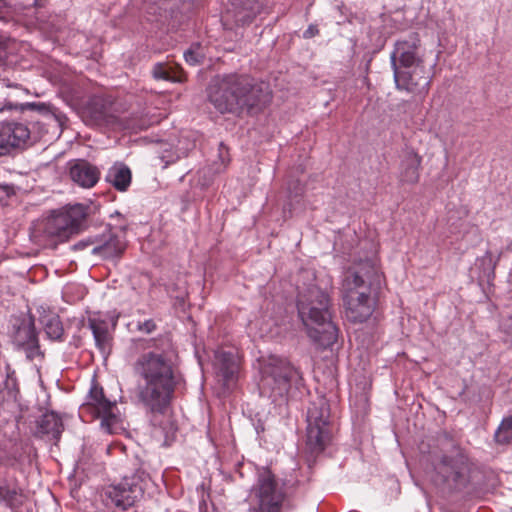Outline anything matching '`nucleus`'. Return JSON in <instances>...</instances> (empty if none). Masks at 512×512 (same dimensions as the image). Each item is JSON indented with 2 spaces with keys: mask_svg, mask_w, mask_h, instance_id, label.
Masks as SVG:
<instances>
[{
  "mask_svg": "<svg viewBox=\"0 0 512 512\" xmlns=\"http://www.w3.org/2000/svg\"><path fill=\"white\" fill-rule=\"evenodd\" d=\"M176 352L169 341L138 356L133 364L137 377V403L153 414H163L170 406L178 380Z\"/></svg>",
  "mask_w": 512,
  "mask_h": 512,
  "instance_id": "f257e3e1",
  "label": "nucleus"
},
{
  "mask_svg": "<svg viewBox=\"0 0 512 512\" xmlns=\"http://www.w3.org/2000/svg\"><path fill=\"white\" fill-rule=\"evenodd\" d=\"M209 102L221 114L256 115L271 102L269 85L246 74H219L207 87Z\"/></svg>",
  "mask_w": 512,
  "mask_h": 512,
  "instance_id": "f03ea898",
  "label": "nucleus"
},
{
  "mask_svg": "<svg viewBox=\"0 0 512 512\" xmlns=\"http://www.w3.org/2000/svg\"><path fill=\"white\" fill-rule=\"evenodd\" d=\"M424 55L419 34L416 32L398 39L390 54L396 89L419 97L420 100L429 93L435 66L433 64L427 68Z\"/></svg>",
  "mask_w": 512,
  "mask_h": 512,
  "instance_id": "7ed1b4c3",
  "label": "nucleus"
},
{
  "mask_svg": "<svg viewBox=\"0 0 512 512\" xmlns=\"http://www.w3.org/2000/svg\"><path fill=\"white\" fill-rule=\"evenodd\" d=\"M3 109L34 111L38 118L31 121L5 120L0 121V157L24 150L40 141L49 132L52 124L61 125L62 116L52 111L49 104L43 102H25L13 104L7 102Z\"/></svg>",
  "mask_w": 512,
  "mask_h": 512,
  "instance_id": "20e7f679",
  "label": "nucleus"
},
{
  "mask_svg": "<svg viewBox=\"0 0 512 512\" xmlns=\"http://www.w3.org/2000/svg\"><path fill=\"white\" fill-rule=\"evenodd\" d=\"M298 317L308 337L322 348L332 347L339 329L332 320L330 296L317 286H310L297 296Z\"/></svg>",
  "mask_w": 512,
  "mask_h": 512,
  "instance_id": "39448f33",
  "label": "nucleus"
},
{
  "mask_svg": "<svg viewBox=\"0 0 512 512\" xmlns=\"http://www.w3.org/2000/svg\"><path fill=\"white\" fill-rule=\"evenodd\" d=\"M381 275L372 261L345 272L342 279V299L345 316L352 323L365 322L374 311L371 289L380 283Z\"/></svg>",
  "mask_w": 512,
  "mask_h": 512,
  "instance_id": "423d86ee",
  "label": "nucleus"
},
{
  "mask_svg": "<svg viewBox=\"0 0 512 512\" xmlns=\"http://www.w3.org/2000/svg\"><path fill=\"white\" fill-rule=\"evenodd\" d=\"M87 209L86 205L77 203L35 223L30 228L31 240L40 246L56 247L81 230L86 221Z\"/></svg>",
  "mask_w": 512,
  "mask_h": 512,
  "instance_id": "0eeeda50",
  "label": "nucleus"
},
{
  "mask_svg": "<svg viewBox=\"0 0 512 512\" xmlns=\"http://www.w3.org/2000/svg\"><path fill=\"white\" fill-rule=\"evenodd\" d=\"M431 462L439 483L458 489L467 481L468 456L465 450L448 433L438 438V450L431 454Z\"/></svg>",
  "mask_w": 512,
  "mask_h": 512,
  "instance_id": "6e6552de",
  "label": "nucleus"
},
{
  "mask_svg": "<svg viewBox=\"0 0 512 512\" xmlns=\"http://www.w3.org/2000/svg\"><path fill=\"white\" fill-rule=\"evenodd\" d=\"M292 385L299 389L303 385L301 372L285 359L273 360L265 369L260 392L273 402L286 399Z\"/></svg>",
  "mask_w": 512,
  "mask_h": 512,
  "instance_id": "1a4fd4ad",
  "label": "nucleus"
},
{
  "mask_svg": "<svg viewBox=\"0 0 512 512\" xmlns=\"http://www.w3.org/2000/svg\"><path fill=\"white\" fill-rule=\"evenodd\" d=\"M333 429L330 406L326 399L312 402L307 412L306 445L311 454L319 455L331 443Z\"/></svg>",
  "mask_w": 512,
  "mask_h": 512,
  "instance_id": "9d476101",
  "label": "nucleus"
},
{
  "mask_svg": "<svg viewBox=\"0 0 512 512\" xmlns=\"http://www.w3.org/2000/svg\"><path fill=\"white\" fill-rule=\"evenodd\" d=\"M284 494L278 489L274 474L268 468L257 472L251 489L250 512H281Z\"/></svg>",
  "mask_w": 512,
  "mask_h": 512,
  "instance_id": "9b49d317",
  "label": "nucleus"
},
{
  "mask_svg": "<svg viewBox=\"0 0 512 512\" xmlns=\"http://www.w3.org/2000/svg\"><path fill=\"white\" fill-rule=\"evenodd\" d=\"M143 493L139 478L131 476L103 487L100 497L107 509L123 512L133 507L142 498Z\"/></svg>",
  "mask_w": 512,
  "mask_h": 512,
  "instance_id": "f8f14e48",
  "label": "nucleus"
},
{
  "mask_svg": "<svg viewBox=\"0 0 512 512\" xmlns=\"http://www.w3.org/2000/svg\"><path fill=\"white\" fill-rule=\"evenodd\" d=\"M116 402L108 400L103 388L93 383L86 398V402L80 406V413H90L93 417L101 419V427L111 433L112 426L117 423Z\"/></svg>",
  "mask_w": 512,
  "mask_h": 512,
  "instance_id": "ddd939ff",
  "label": "nucleus"
},
{
  "mask_svg": "<svg viewBox=\"0 0 512 512\" xmlns=\"http://www.w3.org/2000/svg\"><path fill=\"white\" fill-rule=\"evenodd\" d=\"M11 337L15 348L25 351L27 359L33 360L41 354L33 316L16 318L12 323Z\"/></svg>",
  "mask_w": 512,
  "mask_h": 512,
  "instance_id": "4468645a",
  "label": "nucleus"
},
{
  "mask_svg": "<svg viewBox=\"0 0 512 512\" xmlns=\"http://www.w3.org/2000/svg\"><path fill=\"white\" fill-rule=\"evenodd\" d=\"M83 118L89 125L101 126L111 123V103L102 96H92L83 108Z\"/></svg>",
  "mask_w": 512,
  "mask_h": 512,
  "instance_id": "2eb2a0df",
  "label": "nucleus"
},
{
  "mask_svg": "<svg viewBox=\"0 0 512 512\" xmlns=\"http://www.w3.org/2000/svg\"><path fill=\"white\" fill-rule=\"evenodd\" d=\"M215 368L223 384L229 388L238 378L239 359L232 351H217L215 353Z\"/></svg>",
  "mask_w": 512,
  "mask_h": 512,
  "instance_id": "dca6fc26",
  "label": "nucleus"
},
{
  "mask_svg": "<svg viewBox=\"0 0 512 512\" xmlns=\"http://www.w3.org/2000/svg\"><path fill=\"white\" fill-rule=\"evenodd\" d=\"M69 174L75 183L84 188L95 186L100 178L99 169L84 159L70 161Z\"/></svg>",
  "mask_w": 512,
  "mask_h": 512,
  "instance_id": "f3484780",
  "label": "nucleus"
},
{
  "mask_svg": "<svg viewBox=\"0 0 512 512\" xmlns=\"http://www.w3.org/2000/svg\"><path fill=\"white\" fill-rule=\"evenodd\" d=\"M126 248L124 241L111 232L98 236L97 245L92 248L91 253L102 259L120 258Z\"/></svg>",
  "mask_w": 512,
  "mask_h": 512,
  "instance_id": "a211bd4d",
  "label": "nucleus"
},
{
  "mask_svg": "<svg viewBox=\"0 0 512 512\" xmlns=\"http://www.w3.org/2000/svg\"><path fill=\"white\" fill-rule=\"evenodd\" d=\"M421 157L413 150H409L403 156L400 163L399 180L403 184H415L419 181V168Z\"/></svg>",
  "mask_w": 512,
  "mask_h": 512,
  "instance_id": "6ab92c4d",
  "label": "nucleus"
},
{
  "mask_svg": "<svg viewBox=\"0 0 512 512\" xmlns=\"http://www.w3.org/2000/svg\"><path fill=\"white\" fill-rule=\"evenodd\" d=\"M105 181L119 192H125L131 185L132 172L126 164L116 162L108 169Z\"/></svg>",
  "mask_w": 512,
  "mask_h": 512,
  "instance_id": "aec40b11",
  "label": "nucleus"
},
{
  "mask_svg": "<svg viewBox=\"0 0 512 512\" xmlns=\"http://www.w3.org/2000/svg\"><path fill=\"white\" fill-rule=\"evenodd\" d=\"M151 75L153 79L159 81L169 82H183L186 80V75L182 67L178 64L170 62H157L152 66Z\"/></svg>",
  "mask_w": 512,
  "mask_h": 512,
  "instance_id": "412c9836",
  "label": "nucleus"
},
{
  "mask_svg": "<svg viewBox=\"0 0 512 512\" xmlns=\"http://www.w3.org/2000/svg\"><path fill=\"white\" fill-rule=\"evenodd\" d=\"M63 432V423L61 418L54 411L44 413L37 420V434L50 435L55 441H58Z\"/></svg>",
  "mask_w": 512,
  "mask_h": 512,
  "instance_id": "4be33fe9",
  "label": "nucleus"
},
{
  "mask_svg": "<svg viewBox=\"0 0 512 512\" xmlns=\"http://www.w3.org/2000/svg\"><path fill=\"white\" fill-rule=\"evenodd\" d=\"M88 327L92 331L96 347L103 355H108L111 351L112 337L109 334L107 323L96 318H89Z\"/></svg>",
  "mask_w": 512,
  "mask_h": 512,
  "instance_id": "5701e85b",
  "label": "nucleus"
},
{
  "mask_svg": "<svg viewBox=\"0 0 512 512\" xmlns=\"http://www.w3.org/2000/svg\"><path fill=\"white\" fill-rule=\"evenodd\" d=\"M239 2L240 8L235 13V22L246 25L263 11L265 0H239Z\"/></svg>",
  "mask_w": 512,
  "mask_h": 512,
  "instance_id": "b1692460",
  "label": "nucleus"
},
{
  "mask_svg": "<svg viewBox=\"0 0 512 512\" xmlns=\"http://www.w3.org/2000/svg\"><path fill=\"white\" fill-rule=\"evenodd\" d=\"M46 336L53 341H62L64 328L57 314L44 315L40 318Z\"/></svg>",
  "mask_w": 512,
  "mask_h": 512,
  "instance_id": "393cba45",
  "label": "nucleus"
},
{
  "mask_svg": "<svg viewBox=\"0 0 512 512\" xmlns=\"http://www.w3.org/2000/svg\"><path fill=\"white\" fill-rule=\"evenodd\" d=\"M305 191V185L297 178L290 177L287 181L286 192L289 202L284 206V210L289 212L293 209V202H299Z\"/></svg>",
  "mask_w": 512,
  "mask_h": 512,
  "instance_id": "a878e982",
  "label": "nucleus"
},
{
  "mask_svg": "<svg viewBox=\"0 0 512 512\" xmlns=\"http://www.w3.org/2000/svg\"><path fill=\"white\" fill-rule=\"evenodd\" d=\"M494 439L496 443L501 445L512 444V415L503 418L495 431Z\"/></svg>",
  "mask_w": 512,
  "mask_h": 512,
  "instance_id": "bb28decb",
  "label": "nucleus"
},
{
  "mask_svg": "<svg viewBox=\"0 0 512 512\" xmlns=\"http://www.w3.org/2000/svg\"><path fill=\"white\" fill-rule=\"evenodd\" d=\"M0 502H4L9 507H18L22 505V495L15 488L0 486Z\"/></svg>",
  "mask_w": 512,
  "mask_h": 512,
  "instance_id": "cd10ccee",
  "label": "nucleus"
},
{
  "mask_svg": "<svg viewBox=\"0 0 512 512\" xmlns=\"http://www.w3.org/2000/svg\"><path fill=\"white\" fill-rule=\"evenodd\" d=\"M215 170L212 167H204L203 169L198 171L197 176V185L201 187V189H207L211 186L214 180Z\"/></svg>",
  "mask_w": 512,
  "mask_h": 512,
  "instance_id": "c85d7f7f",
  "label": "nucleus"
},
{
  "mask_svg": "<svg viewBox=\"0 0 512 512\" xmlns=\"http://www.w3.org/2000/svg\"><path fill=\"white\" fill-rule=\"evenodd\" d=\"M4 387L8 391L9 396H13V397L16 396V393L18 392L17 379L15 376V371L10 370L9 367H7L6 378L4 381Z\"/></svg>",
  "mask_w": 512,
  "mask_h": 512,
  "instance_id": "c756f323",
  "label": "nucleus"
},
{
  "mask_svg": "<svg viewBox=\"0 0 512 512\" xmlns=\"http://www.w3.org/2000/svg\"><path fill=\"white\" fill-rule=\"evenodd\" d=\"M184 58L189 65L195 66L202 62L203 55L198 49L190 48L184 52Z\"/></svg>",
  "mask_w": 512,
  "mask_h": 512,
  "instance_id": "7c9ffc66",
  "label": "nucleus"
},
{
  "mask_svg": "<svg viewBox=\"0 0 512 512\" xmlns=\"http://www.w3.org/2000/svg\"><path fill=\"white\" fill-rule=\"evenodd\" d=\"M180 156L178 154L177 151H174L172 149L170 150H165L161 155H160V160L161 162L164 163V166L163 168H166L168 167L170 164H173L175 162H177L179 160Z\"/></svg>",
  "mask_w": 512,
  "mask_h": 512,
  "instance_id": "2f4dec72",
  "label": "nucleus"
},
{
  "mask_svg": "<svg viewBox=\"0 0 512 512\" xmlns=\"http://www.w3.org/2000/svg\"><path fill=\"white\" fill-rule=\"evenodd\" d=\"M12 19V8L7 0H0V20L9 22Z\"/></svg>",
  "mask_w": 512,
  "mask_h": 512,
  "instance_id": "473e14b6",
  "label": "nucleus"
},
{
  "mask_svg": "<svg viewBox=\"0 0 512 512\" xmlns=\"http://www.w3.org/2000/svg\"><path fill=\"white\" fill-rule=\"evenodd\" d=\"M97 241H98V236L88 237L86 239H82V240L78 241L77 243H75L72 246V249L74 251H82V250L86 249L87 247H90V246L94 247L95 245H97Z\"/></svg>",
  "mask_w": 512,
  "mask_h": 512,
  "instance_id": "72a5a7b5",
  "label": "nucleus"
},
{
  "mask_svg": "<svg viewBox=\"0 0 512 512\" xmlns=\"http://www.w3.org/2000/svg\"><path fill=\"white\" fill-rule=\"evenodd\" d=\"M157 326L154 320L148 319L143 322H138L137 330L146 334H151L156 330Z\"/></svg>",
  "mask_w": 512,
  "mask_h": 512,
  "instance_id": "f704fd0d",
  "label": "nucleus"
},
{
  "mask_svg": "<svg viewBox=\"0 0 512 512\" xmlns=\"http://www.w3.org/2000/svg\"><path fill=\"white\" fill-rule=\"evenodd\" d=\"M481 261L484 264L487 263L488 266H489V271L487 272V277L489 278L491 275L494 276V269H495L496 263L493 262V258H492L491 252H486L485 256L481 259Z\"/></svg>",
  "mask_w": 512,
  "mask_h": 512,
  "instance_id": "c9c22d12",
  "label": "nucleus"
},
{
  "mask_svg": "<svg viewBox=\"0 0 512 512\" xmlns=\"http://www.w3.org/2000/svg\"><path fill=\"white\" fill-rule=\"evenodd\" d=\"M319 33V29L316 25H309L308 28L304 31L303 37L306 39L312 38Z\"/></svg>",
  "mask_w": 512,
  "mask_h": 512,
  "instance_id": "e433bc0d",
  "label": "nucleus"
},
{
  "mask_svg": "<svg viewBox=\"0 0 512 512\" xmlns=\"http://www.w3.org/2000/svg\"><path fill=\"white\" fill-rule=\"evenodd\" d=\"M0 191L6 196L15 194L14 187L8 184H0Z\"/></svg>",
  "mask_w": 512,
  "mask_h": 512,
  "instance_id": "4c0bfd02",
  "label": "nucleus"
},
{
  "mask_svg": "<svg viewBox=\"0 0 512 512\" xmlns=\"http://www.w3.org/2000/svg\"><path fill=\"white\" fill-rule=\"evenodd\" d=\"M5 49H6L5 42H4L3 38L0 37V63L3 61V59L5 57Z\"/></svg>",
  "mask_w": 512,
  "mask_h": 512,
  "instance_id": "58836bf2",
  "label": "nucleus"
},
{
  "mask_svg": "<svg viewBox=\"0 0 512 512\" xmlns=\"http://www.w3.org/2000/svg\"><path fill=\"white\" fill-rule=\"evenodd\" d=\"M255 430L258 435L260 433L264 432L265 427H264V424L260 420L255 424Z\"/></svg>",
  "mask_w": 512,
  "mask_h": 512,
  "instance_id": "ea45409f",
  "label": "nucleus"
}]
</instances>
